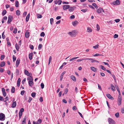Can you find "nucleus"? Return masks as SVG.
Masks as SVG:
<instances>
[{
	"label": "nucleus",
	"instance_id": "e2e57ef3",
	"mask_svg": "<svg viewBox=\"0 0 124 124\" xmlns=\"http://www.w3.org/2000/svg\"><path fill=\"white\" fill-rule=\"evenodd\" d=\"M16 73L17 75H19V72L18 70L16 69Z\"/></svg>",
	"mask_w": 124,
	"mask_h": 124
},
{
	"label": "nucleus",
	"instance_id": "5fc2aeb1",
	"mask_svg": "<svg viewBox=\"0 0 124 124\" xmlns=\"http://www.w3.org/2000/svg\"><path fill=\"white\" fill-rule=\"evenodd\" d=\"M75 16L74 15H71L70 17V18L71 19H74L75 18Z\"/></svg>",
	"mask_w": 124,
	"mask_h": 124
},
{
	"label": "nucleus",
	"instance_id": "603ef678",
	"mask_svg": "<svg viewBox=\"0 0 124 124\" xmlns=\"http://www.w3.org/2000/svg\"><path fill=\"white\" fill-rule=\"evenodd\" d=\"M4 71V70L3 68H0V72H3Z\"/></svg>",
	"mask_w": 124,
	"mask_h": 124
},
{
	"label": "nucleus",
	"instance_id": "aec40b11",
	"mask_svg": "<svg viewBox=\"0 0 124 124\" xmlns=\"http://www.w3.org/2000/svg\"><path fill=\"white\" fill-rule=\"evenodd\" d=\"M85 59L87 60H91V62H97V61L96 60H93L91 58H88Z\"/></svg>",
	"mask_w": 124,
	"mask_h": 124
},
{
	"label": "nucleus",
	"instance_id": "a18cd8bd",
	"mask_svg": "<svg viewBox=\"0 0 124 124\" xmlns=\"http://www.w3.org/2000/svg\"><path fill=\"white\" fill-rule=\"evenodd\" d=\"M40 35L41 37H44L45 35V34L44 32H42L41 33Z\"/></svg>",
	"mask_w": 124,
	"mask_h": 124
},
{
	"label": "nucleus",
	"instance_id": "423d86ee",
	"mask_svg": "<svg viewBox=\"0 0 124 124\" xmlns=\"http://www.w3.org/2000/svg\"><path fill=\"white\" fill-rule=\"evenodd\" d=\"M122 98L120 96H119L118 99V104L119 105H121V104Z\"/></svg>",
	"mask_w": 124,
	"mask_h": 124
},
{
	"label": "nucleus",
	"instance_id": "f3484780",
	"mask_svg": "<svg viewBox=\"0 0 124 124\" xmlns=\"http://www.w3.org/2000/svg\"><path fill=\"white\" fill-rule=\"evenodd\" d=\"M90 69L93 71L94 72H96L97 70V68L93 67H90Z\"/></svg>",
	"mask_w": 124,
	"mask_h": 124
},
{
	"label": "nucleus",
	"instance_id": "ddd939ff",
	"mask_svg": "<svg viewBox=\"0 0 124 124\" xmlns=\"http://www.w3.org/2000/svg\"><path fill=\"white\" fill-rule=\"evenodd\" d=\"M76 7H69V11L70 12L74 10Z\"/></svg>",
	"mask_w": 124,
	"mask_h": 124
},
{
	"label": "nucleus",
	"instance_id": "e433bc0d",
	"mask_svg": "<svg viewBox=\"0 0 124 124\" xmlns=\"http://www.w3.org/2000/svg\"><path fill=\"white\" fill-rule=\"evenodd\" d=\"M16 7H18L19 6V2L18 1H16Z\"/></svg>",
	"mask_w": 124,
	"mask_h": 124
},
{
	"label": "nucleus",
	"instance_id": "09e8293b",
	"mask_svg": "<svg viewBox=\"0 0 124 124\" xmlns=\"http://www.w3.org/2000/svg\"><path fill=\"white\" fill-rule=\"evenodd\" d=\"M4 32H3L2 34V38L3 39H5V36L4 35Z\"/></svg>",
	"mask_w": 124,
	"mask_h": 124
},
{
	"label": "nucleus",
	"instance_id": "1a4fd4ad",
	"mask_svg": "<svg viewBox=\"0 0 124 124\" xmlns=\"http://www.w3.org/2000/svg\"><path fill=\"white\" fill-rule=\"evenodd\" d=\"M97 11L98 13H101L102 11L103 12H104V11L103 10L102 8H99L97 10Z\"/></svg>",
	"mask_w": 124,
	"mask_h": 124
},
{
	"label": "nucleus",
	"instance_id": "4be33fe9",
	"mask_svg": "<svg viewBox=\"0 0 124 124\" xmlns=\"http://www.w3.org/2000/svg\"><path fill=\"white\" fill-rule=\"evenodd\" d=\"M92 31V29L90 27H88L87 29V32H91Z\"/></svg>",
	"mask_w": 124,
	"mask_h": 124
},
{
	"label": "nucleus",
	"instance_id": "37998d69",
	"mask_svg": "<svg viewBox=\"0 0 124 124\" xmlns=\"http://www.w3.org/2000/svg\"><path fill=\"white\" fill-rule=\"evenodd\" d=\"M17 29L16 28H15L14 30V31H13V33H14L16 34L17 32Z\"/></svg>",
	"mask_w": 124,
	"mask_h": 124
},
{
	"label": "nucleus",
	"instance_id": "412c9836",
	"mask_svg": "<svg viewBox=\"0 0 124 124\" xmlns=\"http://www.w3.org/2000/svg\"><path fill=\"white\" fill-rule=\"evenodd\" d=\"M5 64V63L4 62H1L0 65V68L1 67H2L4 66Z\"/></svg>",
	"mask_w": 124,
	"mask_h": 124
},
{
	"label": "nucleus",
	"instance_id": "6ab92c4d",
	"mask_svg": "<svg viewBox=\"0 0 124 124\" xmlns=\"http://www.w3.org/2000/svg\"><path fill=\"white\" fill-rule=\"evenodd\" d=\"M24 73L25 75L28 76H29L30 75V73H29V72L26 70H25Z\"/></svg>",
	"mask_w": 124,
	"mask_h": 124
},
{
	"label": "nucleus",
	"instance_id": "4c0bfd02",
	"mask_svg": "<svg viewBox=\"0 0 124 124\" xmlns=\"http://www.w3.org/2000/svg\"><path fill=\"white\" fill-rule=\"evenodd\" d=\"M100 66L102 69L104 70H106V68L102 65H101Z\"/></svg>",
	"mask_w": 124,
	"mask_h": 124
},
{
	"label": "nucleus",
	"instance_id": "c85d7f7f",
	"mask_svg": "<svg viewBox=\"0 0 124 124\" xmlns=\"http://www.w3.org/2000/svg\"><path fill=\"white\" fill-rule=\"evenodd\" d=\"M15 91V88L14 87H12L11 90V92L12 93H14Z\"/></svg>",
	"mask_w": 124,
	"mask_h": 124
},
{
	"label": "nucleus",
	"instance_id": "13d9d810",
	"mask_svg": "<svg viewBox=\"0 0 124 124\" xmlns=\"http://www.w3.org/2000/svg\"><path fill=\"white\" fill-rule=\"evenodd\" d=\"M103 63H104L105 65H107L108 66V67H110L108 63L104 62H103Z\"/></svg>",
	"mask_w": 124,
	"mask_h": 124
},
{
	"label": "nucleus",
	"instance_id": "7c9ffc66",
	"mask_svg": "<svg viewBox=\"0 0 124 124\" xmlns=\"http://www.w3.org/2000/svg\"><path fill=\"white\" fill-rule=\"evenodd\" d=\"M23 120L22 122V124H25L26 123V117L24 118L23 119Z\"/></svg>",
	"mask_w": 124,
	"mask_h": 124
},
{
	"label": "nucleus",
	"instance_id": "c9c22d12",
	"mask_svg": "<svg viewBox=\"0 0 124 124\" xmlns=\"http://www.w3.org/2000/svg\"><path fill=\"white\" fill-rule=\"evenodd\" d=\"M42 46V44H39L38 47V49L39 50L41 49Z\"/></svg>",
	"mask_w": 124,
	"mask_h": 124
},
{
	"label": "nucleus",
	"instance_id": "2eb2a0df",
	"mask_svg": "<svg viewBox=\"0 0 124 124\" xmlns=\"http://www.w3.org/2000/svg\"><path fill=\"white\" fill-rule=\"evenodd\" d=\"M29 32H26L25 34V36L26 38H28L29 37L30 35Z\"/></svg>",
	"mask_w": 124,
	"mask_h": 124
},
{
	"label": "nucleus",
	"instance_id": "c756f323",
	"mask_svg": "<svg viewBox=\"0 0 124 124\" xmlns=\"http://www.w3.org/2000/svg\"><path fill=\"white\" fill-rule=\"evenodd\" d=\"M16 50L17 51H19V46L17 44H16Z\"/></svg>",
	"mask_w": 124,
	"mask_h": 124
},
{
	"label": "nucleus",
	"instance_id": "72a5a7b5",
	"mask_svg": "<svg viewBox=\"0 0 124 124\" xmlns=\"http://www.w3.org/2000/svg\"><path fill=\"white\" fill-rule=\"evenodd\" d=\"M78 58H79V57H74V58H72L70 60V61H71L73 60L74 59H77Z\"/></svg>",
	"mask_w": 124,
	"mask_h": 124
},
{
	"label": "nucleus",
	"instance_id": "39448f33",
	"mask_svg": "<svg viewBox=\"0 0 124 124\" xmlns=\"http://www.w3.org/2000/svg\"><path fill=\"white\" fill-rule=\"evenodd\" d=\"M13 20V17L11 15L9 16L8 17V23H10Z\"/></svg>",
	"mask_w": 124,
	"mask_h": 124
},
{
	"label": "nucleus",
	"instance_id": "f03ea898",
	"mask_svg": "<svg viewBox=\"0 0 124 124\" xmlns=\"http://www.w3.org/2000/svg\"><path fill=\"white\" fill-rule=\"evenodd\" d=\"M111 4L114 5H119L120 4V1L119 0H116L115 1H113Z\"/></svg>",
	"mask_w": 124,
	"mask_h": 124
},
{
	"label": "nucleus",
	"instance_id": "49530a36",
	"mask_svg": "<svg viewBox=\"0 0 124 124\" xmlns=\"http://www.w3.org/2000/svg\"><path fill=\"white\" fill-rule=\"evenodd\" d=\"M19 118H20L22 116V112H19Z\"/></svg>",
	"mask_w": 124,
	"mask_h": 124
},
{
	"label": "nucleus",
	"instance_id": "79ce46f5",
	"mask_svg": "<svg viewBox=\"0 0 124 124\" xmlns=\"http://www.w3.org/2000/svg\"><path fill=\"white\" fill-rule=\"evenodd\" d=\"M52 59V58L51 56H50L49 58V62H48V65H49L50 64V62Z\"/></svg>",
	"mask_w": 124,
	"mask_h": 124
},
{
	"label": "nucleus",
	"instance_id": "a19ab883",
	"mask_svg": "<svg viewBox=\"0 0 124 124\" xmlns=\"http://www.w3.org/2000/svg\"><path fill=\"white\" fill-rule=\"evenodd\" d=\"M13 61L14 62L16 60V57L14 55L13 56Z\"/></svg>",
	"mask_w": 124,
	"mask_h": 124
},
{
	"label": "nucleus",
	"instance_id": "393cba45",
	"mask_svg": "<svg viewBox=\"0 0 124 124\" xmlns=\"http://www.w3.org/2000/svg\"><path fill=\"white\" fill-rule=\"evenodd\" d=\"M21 81V79L20 78H19L17 82V86L19 87L20 85V82Z\"/></svg>",
	"mask_w": 124,
	"mask_h": 124
},
{
	"label": "nucleus",
	"instance_id": "69168bd1",
	"mask_svg": "<svg viewBox=\"0 0 124 124\" xmlns=\"http://www.w3.org/2000/svg\"><path fill=\"white\" fill-rule=\"evenodd\" d=\"M25 92V91L24 90H23V91H22L21 92V94L23 95L24 94V93Z\"/></svg>",
	"mask_w": 124,
	"mask_h": 124
},
{
	"label": "nucleus",
	"instance_id": "7ed1b4c3",
	"mask_svg": "<svg viewBox=\"0 0 124 124\" xmlns=\"http://www.w3.org/2000/svg\"><path fill=\"white\" fill-rule=\"evenodd\" d=\"M5 115L2 113H0V120L1 121H3L5 119Z\"/></svg>",
	"mask_w": 124,
	"mask_h": 124
},
{
	"label": "nucleus",
	"instance_id": "dca6fc26",
	"mask_svg": "<svg viewBox=\"0 0 124 124\" xmlns=\"http://www.w3.org/2000/svg\"><path fill=\"white\" fill-rule=\"evenodd\" d=\"M33 55V53L31 52L29 54V59L30 60H31L32 59V57Z\"/></svg>",
	"mask_w": 124,
	"mask_h": 124
},
{
	"label": "nucleus",
	"instance_id": "3c124183",
	"mask_svg": "<svg viewBox=\"0 0 124 124\" xmlns=\"http://www.w3.org/2000/svg\"><path fill=\"white\" fill-rule=\"evenodd\" d=\"M84 60H85V59H80L77 60V61L78 62H79L83 61Z\"/></svg>",
	"mask_w": 124,
	"mask_h": 124
},
{
	"label": "nucleus",
	"instance_id": "bf43d9fd",
	"mask_svg": "<svg viewBox=\"0 0 124 124\" xmlns=\"http://www.w3.org/2000/svg\"><path fill=\"white\" fill-rule=\"evenodd\" d=\"M30 47L31 49L33 50L34 49V46H33L31 45H30Z\"/></svg>",
	"mask_w": 124,
	"mask_h": 124
},
{
	"label": "nucleus",
	"instance_id": "f704fd0d",
	"mask_svg": "<svg viewBox=\"0 0 124 124\" xmlns=\"http://www.w3.org/2000/svg\"><path fill=\"white\" fill-rule=\"evenodd\" d=\"M99 45L98 44H97L94 46H93V47L95 49H96L98 48Z\"/></svg>",
	"mask_w": 124,
	"mask_h": 124
},
{
	"label": "nucleus",
	"instance_id": "c03bdc74",
	"mask_svg": "<svg viewBox=\"0 0 124 124\" xmlns=\"http://www.w3.org/2000/svg\"><path fill=\"white\" fill-rule=\"evenodd\" d=\"M50 22L51 24H52L53 22L54 19L53 18H50Z\"/></svg>",
	"mask_w": 124,
	"mask_h": 124
},
{
	"label": "nucleus",
	"instance_id": "6e6d98bb",
	"mask_svg": "<svg viewBox=\"0 0 124 124\" xmlns=\"http://www.w3.org/2000/svg\"><path fill=\"white\" fill-rule=\"evenodd\" d=\"M41 86L42 89H43L44 87V85L43 83H41Z\"/></svg>",
	"mask_w": 124,
	"mask_h": 124
},
{
	"label": "nucleus",
	"instance_id": "8fccbe9b",
	"mask_svg": "<svg viewBox=\"0 0 124 124\" xmlns=\"http://www.w3.org/2000/svg\"><path fill=\"white\" fill-rule=\"evenodd\" d=\"M42 120L40 119H39L37 121V123L38 124H40Z\"/></svg>",
	"mask_w": 124,
	"mask_h": 124
},
{
	"label": "nucleus",
	"instance_id": "0eeeda50",
	"mask_svg": "<svg viewBox=\"0 0 124 124\" xmlns=\"http://www.w3.org/2000/svg\"><path fill=\"white\" fill-rule=\"evenodd\" d=\"M70 7V6L69 5H64L63 6V9L64 10H66L69 8Z\"/></svg>",
	"mask_w": 124,
	"mask_h": 124
},
{
	"label": "nucleus",
	"instance_id": "cd10ccee",
	"mask_svg": "<svg viewBox=\"0 0 124 124\" xmlns=\"http://www.w3.org/2000/svg\"><path fill=\"white\" fill-rule=\"evenodd\" d=\"M28 80H29V81H33V79L32 77L31 76H30L27 78Z\"/></svg>",
	"mask_w": 124,
	"mask_h": 124
},
{
	"label": "nucleus",
	"instance_id": "473e14b6",
	"mask_svg": "<svg viewBox=\"0 0 124 124\" xmlns=\"http://www.w3.org/2000/svg\"><path fill=\"white\" fill-rule=\"evenodd\" d=\"M7 11L6 10H3L2 13V15L3 16H4L6 13Z\"/></svg>",
	"mask_w": 124,
	"mask_h": 124
},
{
	"label": "nucleus",
	"instance_id": "de8ad7c7",
	"mask_svg": "<svg viewBox=\"0 0 124 124\" xmlns=\"http://www.w3.org/2000/svg\"><path fill=\"white\" fill-rule=\"evenodd\" d=\"M96 27L97 28V30L99 31L100 30V28L98 24H97L96 25Z\"/></svg>",
	"mask_w": 124,
	"mask_h": 124
},
{
	"label": "nucleus",
	"instance_id": "58836bf2",
	"mask_svg": "<svg viewBox=\"0 0 124 124\" xmlns=\"http://www.w3.org/2000/svg\"><path fill=\"white\" fill-rule=\"evenodd\" d=\"M37 16L38 18H41L42 17V15L40 14H37Z\"/></svg>",
	"mask_w": 124,
	"mask_h": 124
},
{
	"label": "nucleus",
	"instance_id": "ea45409f",
	"mask_svg": "<svg viewBox=\"0 0 124 124\" xmlns=\"http://www.w3.org/2000/svg\"><path fill=\"white\" fill-rule=\"evenodd\" d=\"M36 95V93H31V96L33 97L34 98Z\"/></svg>",
	"mask_w": 124,
	"mask_h": 124
},
{
	"label": "nucleus",
	"instance_id": "6e6552de",
	"mask_svg": "<svg viewBox=\"0 0 124 124\" xmlns=\"http://www.w3.org/2000/svg\"><path fill=\"white\" fill-rule=\"evenodd\" d=\"M20 59H17V60L16 61V67H18V66L19 65L20 63Z\"/></svg>",
	"mask_w": 124,
	"mask_h": 124
},
{
	"label": "nucleus",
	"instance_id": "bb28decb",
	"mask_svg": "<svg viewBox=\"0 0 124 124\" xmlns=\"http://www.w3.org/2000/svg\"><path fill=\"white\" fill-rule=\"evenodd\" d=\"M30 14L29 13L28 15L26 17V22H27L28 21L30 17Z\"/></svg>",
	"mask_w": 124,
	"mask_h": 124
},
{
	"label": "nucleus",
	"instance_id": "a878e982",
	"mask_svg": "<svg viewBox=\"0 0 124 124\" xmlns=\"http://www.w3.org/2000/svg\"><path fill=\"white\" fill-rule=\"evenodd\" d=\"M16 106V101L13 102L12 104V107L13 108H15Z\"/></svg>",
	"mask_w": 124,
	"mask_h": 124
},
{
	"label": "nucleus",
	"instance_id": "9b49d317",
	"mask_svg": "<svg viewBox=\"0 0 124 124\" xmlns=\"http://www.w3.org/2000/svg\"><path fill=\"white\" fill-rule=\"evenodd\" d=\"M78 23V22L77 20H76L74 22H73L72 24L74 26H76L77 25Z\"/></svg>",
	"mask_w": 124,
	"mask_h": 124
},
{
	"label": "nucleus",
	"instance_id": "f257e3e1",
	"mask_svg": "<svg viewBox=\"0 0 124 124\" xmlns=\"http://www.w3.org/2000/svg\"><path fill=\"white\" fill-rule=\"evenodd\" d=\"M68 34L70 36L72 37H74L76 36V31L74 30L71 31L69 32L68 33Z\"/></svg>",
	"mask_w": 124,
	"mask_h": 124
},
{
	"label": "nucleus",
	"instance_id": "20e7f679",
	"mask_svg": "<svg viewBox=\"0 0 124 124\" xmlns=\"http://www.w3.org/2000/svg\"><path fill=\"white\" fill-rule=\"evenodd\" d=\"M108 120L109 124H115V123L114 120L111 118H109L108 119Z\"/></svg>",
	"mask_w": 124,
	"mask_h": 124
},
{
	"label": "nucleus",
	"instance_id": "b1692460",
	"mask_svg": "<svg viewBox=\"0 0 124 124\" xmlns=\"http://www.w3.org/2000/svg\"><path fill=\"white\" fill-rule=\"evenodd\" d=\"M28 83H29V85L30 86H31V87L34 84L33 82L32 81H28Z\"/></svg>",
	"mask_w": 124,
	"mask_h": 124
},
{
	"label": "nucleus",
	"instance_id": "9d476101",
	"mask_svg": "<svg viewBox=\"0 0 124 124\" xmlns=\"http://www.w3.org/2000/svg\"><path fill=\"white\" fill-rule=\"evenodd\" d=\"M70 77L73 81L74 82H76V79L75 76L73 75H71L70 76Z\"/></svg>",
	"mask_w": 124,
	"mask_h": 124
},
{
	"label": "nucleus",
	"instance_id": "f8f14e48",
	"mask_svg": "<svg viewBox=\"0 0 124 124\" xmlns=\"http://www.w3.org/2000/svg\"><path fill=\"white\" fill-rule=\"evenodd\" d=\"M2 91L3 95L4 97H5L6 95V93L5 92V90L4 88H2Z\"/></svg>",
	"mask_w": 124,
	"mask_h": 124
},
{
	"label": "nucleus",
	"instance_id": "4468645a",
	"mask_svg": "<svg viewBox=\"0 0 124 124\" xmlns=\"http://www.w3.org/2000/svg\"><path fill=\"white\" fill-rule=\"evenodd\" d=\"M66 73V72L64 71L62 73L60 77V80L61 81L62 80L63 78V76L65 73Z\"/></svg>",
	"mask_w": 124,
	"mask_h": 124
},
{
	"label": "nucleus",
	"instance_id": "680f3d73",
	"mask_svg": "<svg viewBox=\"0 0 124 124\" xmlns=\"http://www.w3.org/2000/svg\"><path fill=\"white\" fill-rule=\"evenodd\" d=\"M118 35L117 34H115L114 35V38H116L118 37Z\"/></svg>",
	"mask_w": 124,
	"mask_h": 124
},
{
	"label": "nucleus",
	"instance_id": "052dcab7",
	"mask_svg": "<svg viewBox=\"0 0 124 124\" xmlns=\"http://www.w3.org/2000/svg\"><path fill=\"white\" fill-rule=\"evenodd\" d=\"M62 2V1L61 0H60L58 1V3L59 5H60L61 4Z\"/></svg>",
	"mask_w": 124,
	"mask_h": 124
},
{
	"label": "nucleus",
	"instance_id": "5701e85b",
	"mask_svg": "<svg viewBox=\"0 0 124 124\" xmlns=\"http://www.w3.org/2000/svg\"><path fill=\"white\" fill-rule=\"evenodd\" d=\"M111 89L113 91H114L115 90V88L114 85L112 84L111 85Z\"/></svg>",
	"mask_w": 124,
	"mask_h": 124
},
{
	"label": "nucleus",
	"instance_id": "864d4df0",
	"mask_svg": "<svg viewBox=\"0 0 124 124\" xmlns=\"http://www.w3.org/2000/svg\"><path fill=\"white\" fill-rule=\"evenodd\" d=\"M115 116L117 118H118L119 117V113H117L115 114Z\"/></svg>",
	"mask_w": 124,
	"mask_h": 124
},
{
	"label": "nucleus",
	"instance_id": "338daca9",
	"mask_svg": "<svg viewBox=\"0 0 124 124\" xmlns=\"http://www.w3.org/2000/svg\"><path fill=\"white\" fill-rule=\"evenodd\" d=\"M32 99V98H31V97H29V99L28 100V102L29 103L30 102H31V101Z\"/></svg>",
	"mask_w": 124,
	"mask_h": 124
},
{
	"label": "nucleus",
	"instance_id": "774afa93",
	"mask_svg": "<svg viewBox=\"0 0 124 124\" xmlns=\"http://www.w3.org/2000/svg\"><path fill=\"white\" fill-rule=\"evenodd\" d=\"M121 112L122 113H124V108H122L121 109Z\"/></svg>",
	"mask_w": 124,
	"mask_h": 124
},
{
	"label": "nucleus",
	"instance_id": "2f4dec72",
	"mask_svg": "<svg viewBox=\"0 0 124 124\" xmlns=\"http://www.w3.org/2000/svg\"><path fill=\"white\" fill-rule=\"evenodd\" d=\"M20 12L19 10H17L16 11V14L17 15L19 16L20 15Z\"/></svg>",
	"mask_w": 124,
	"mask_h": 124
},
{
	"label": "nucleus",
	"instance_id": "a211bd4d",
	"mask_svg": "<svg viewBox=\"0 0 124 124\" xmlns=\"http://www.w3.org/2000/svg\"><path fill=\"white\" fill-rule=\"evenodd\" d=\"M107 96L109 99L111 100L113 99V97L109 94H108L106 95Z\"/></svg>",
	"mask_w": 124,
	"mask_h": 124
},
{
	"label": "nucleus",
	"instance_id": "4d7b16f0",
	"mask_svg": "<svg viewBox=\"0 0 124 124\" xmlns=\"http://www.w3.org/2000/svg\"><path fill=\"white\" fill-rule=\"evenodd\" d=\"M5 99H4L3 97L0 96V100L1 101H4Z\"/></svg>",
	"mask_w": 124,
	"mask_h": 124
},
{
	"label": "nucleus",
	"instance_id": "0e129e2a",
	"mask_svg": "<svg viewBox=\"0 0 124 124\" xmlns=\"http://www.w3.org/2000/svg\"><path fill=\"white\" fill-rule=\"evenodd\" d=\"M87 11V9H82L81 10V11L84 12H85Z\"/></svg>",
	"mask_w": 124,
	"mask_h": 124
}]
</instances>
